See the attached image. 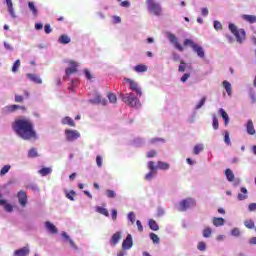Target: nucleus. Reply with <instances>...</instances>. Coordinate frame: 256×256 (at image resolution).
Wrapping results in <instances>:
<instances>
[{"label":"nucleus","mask_w":256,"mask_h":256,"mask_svg":"<svg viewBox=\"0 0 256 256\" xmlns=\"http://www.w3.org/2000/svg\"><path fill=\"white\" fill-rule=\"evenodd\" d=\"M146 157H148L149 159H151V158H153V157H157V151H155V150H150V151L147 153Z\"/></svg>","instance_id":"nucleus-51"},{"label":"nucleus","mask_w":256,"mask_h":256,"mask_svg":"<svg viewBox=\"0 0 256 256\" xmlns=\"http://www.w3.org/2000/svg\"><path fill=\"white\" fill-rule=\"evenodd\" d=\"M44 31L47 35H49V33H51L53 31V29H51V25L49 24H45L44 26Z\"/></svg>","instance_id":"nucleus-56"},{"label":"nucleus","mask_w":256,"mask_h":256,"mask_svg":"<svg viewBox=\"0 0 256 256\" xmlns=\"http://www.w3.org/2000/svg\"><path fill=\"white\" fill-rule=\"evenodd\" d=\"M148 169L150 171L154 172L155 169H157V167H155V162H153V161L148 162Z\"/></svg>","instance_id":"nucleus-52"},{"label":"nucleus","mask_w":256,"mask_h":256,"mask_svg":"<svg viewBox=\"0 0 256 256\" xmlns=\"http://www.w3.org/2000/svg\"><path fill=\"white\" fill-rule=\"evenodd\" d=\"M245 227H247V229H254L255 228V222H253V220H246L244 222Z\"/></svg>","instance_id":"nucleus-39"},{"label":"nucleus","mask_w":256,"mask_h":256,"mask_svg":"<svg viewBox=\"0 0 256 256\" xmlns=\"http://www.w3.org/2000/svg\"><path fill=\"white\" fill-rule=\"evenodd\" d=\"M4 109L6 113H15V111H19V109L21 111H27V107L17 104L8 105Z\"/></svg>","instance_id":"nucleus-10"},{"label":"nucleus","mask_w":256,"mask_h":256,"mask_svg":"<svg viewBox=\"0 0 256 256\" xmlns=\"http://www.w3.org/2000/svg\"><path fill=\"white\" fill-rule=\"evenodd\" d=\"M45 228L47 229V231H49V233H51L52 235H57L59 233V231L57 230V227H55L53 225V223L46 221L45 222Z\"/></svg>","instance_id":"nucleus-15"},{"label":"nucleus","mask_w":256,"mask_h":256,"mask_svg":"<svg viewBox=\"0 0 256 256\" xmlns=\"http://www.w3.org/2000/svg\"><path fill=\"white\" fill-rule=\"evenodd\" d=\"M29 255V248L23 247L14 252V256H27Z\"/></svg>","instance_id":"nucleus-21"},{"label":"nucleus","mask_w":256,"mask_h":256,"mask_svg":"<svg viewBox=\"0 0 256 256\" xmlns=\"http://www.w3.org/2000/svg\"><path fill=\"white\" fill-rule=\"evenodd\" d=\"M169 163L163 162V161H158L157 162V169H160L161 171H167L169 170Z\"/></svg>","instance_id":"nucleus-25"},{"label":"nucleus","mask_w":256,"mask_h":256,"mask_svg":"<svg viewBox=\"0 0 256 256\" xmlns=\"http://www.w3.org/2000/svg\"><path fill=\"white\" fill-rule=\"evenodd\" d=\"M58 43H60L61 45H68V43H71V38L67 36V34H62L58 38Z\"/></svg>","instance_id":"nucleus-20"},{"label":"nucleus","mask_w":256,"mask_h":256,"mask_svg":"<svg viewBox=\"0 0 256 256\" xmlns=\"http://www.w3.org/2000/svg\"><path fill=\"white\" fill-rule=\"evenodd\" d=\"M0 206L4 207V211H7V213H11L13 211V206L7 203V200L0 199Z\"/></svg>","instance_id":"nucleus-19"},{"label":"nucleus","mask_w":256,"mask_h":256,"mask_svg":"<svg viewBox=\"0 0 256 256\" xmlns=\"http://www.w3.org/2000/svg\"><path fill=\"white\" fill-rule=\"evenodd\" d=\"M11 170V165H5L1 170H0V176L3 177V175H7L9 171Z\"/></svg>","instance_id":"nucleus-37"},{"label":"nucleus","mask_w":256,"mask_h":256,"mask_svg":"<svg viewBox=\"0 0 256 256\" xmlns=\"http://www.w3.org/2000/svg\"><path fill=\"white\" fill-rule=\"evenodd\" d=\"M225 175L228 181L230 182L235 181V174H233V171H231V169L227 168L225 170Z\"/></svg>","instance_id":"nucleus-28"},{"label":"nucleus","mask_w":256,"mask_h":256,"mask_svg":"<svg viewBox=\"0 0 256 256\" xmlns=\"http://www.w3.org/2000/svg\"><path fill=\"white\" fill-rule=\"evenodd\" d=\"M75 191L71 190L70 192H66V198L70 201H75Z\"/></svg>","instance_id":"nucleus-40"},{"label":"nucleus","mask_w":256,"mask_h":256,"mask_svg":"<svg viewBox=\"0 0 256 256\" xmlns=\"http://www.w3.org/2000/svg\"><path fill=\"white\" fill-rule=\"evenodd\" d=\"M8 11L13 19H15L17 16L15 15V10H13V6L8 7Z\"/></svg>","instance_id":"nucleus-62"},{"label":"nucleus","mask_w":256,"mask_h":256,"mask_svg":"<svg viewBox=\"0 0 256 256\" xmlns=\"http://www.w3.org/2000/svg\"><path fill=\"white\" fill-rule=\"evenodd\" d=\"M128 219H129V221L132 223V225H133V223H135V213L134 212H130L129 214H128Z\"/></svg>","instance_id":"nucleus-53"},{"label":"nucleus","mask_w":256,"mask_h":256,"mask_svg":"<svg viewBox=\"0 0 256 256\" xmlns=\"http://www.w3.org/2000/svg\"><path fill=\"white\" fill-rule=\"evenodd\" d=\"M17 197L21 207H27V192L20 190L17 194Z\"/></svg>","instance_id":"nucleus-12"},{"label":"nucleus","mask_w":256,"mask_h":256,"mask_svg":"<svg viewBox=\"0 0 256 256\" xmlns=\"http://www.w3.org/2000/svg\"><path fill=\"white\" fill-rule=\"evenodd\" d=\"M96 163H97L98 167H102L103 166V158L101 156H97Z\"/></svg>","instance_id":"nucleus-58"},{"label":"nucleus","mask_w":256,"mask_h":256,"mask_svg":"<svg viewBox=\"0 0 256 256\" xmlns=\"http://www.w3.org/2000/svg\"><path fill=\"white\" fill-rule=\"evenodd\" d=\"M133 247V238L131 237V234H128L126 239L122 243V249L129 250Z\"/></svg>","instance_id":"nucleus-13"},{"label":"nucleus","mask_w":256,"mask_h":256,"mask_svg":"<svg viewBox=\"0 0 256 256\" xmlns=\"http://www.w3.org/2000/svg\"><path fill=\"white\" fill-rule=\"evenodd\" d=\"M108 99L110 103H117V95H115L114 93L109 92Z\"/></svg>","instance_id":"nucleus-42"},{"label":"nucleus","mask_w":256,"mask_h":256,"mask_svg":"<svg viewBox=\"0 0 256 256\" xmlns=\"http://www.w3.org/2000/svg\"><path fill=\"white\" fill-rule=\"evenodd\" d=\"M62 125H69V127H75V121L71 117L66 116L62 119Z\"/></svg>","instance_id":"nucleus-24"},{"label":"nucleus","mask_w":256,"mask_h":256,"mask_svg":"<svg viewBox=\"0 0 256 256\" xmlns=\"http://www.w3.org/2000/svg\"><path fill=\"white\" fill-rule=\"evenodd\" d=\"M136 225H137V227H138V231H139L140 233H143V224H141V221H140V220H137V221H136Z\"/></svg>","instance_id":"nucleus-59"},{"label":"nucleus","mask_w":256,"mask_h":256,"mask_svg":"<svg viewBox=\"0 0 256 256\" xmlns=\"http://www.w3.org/2000/svg\"><path fill=\"white\" fill-rule=\"evenodd\" d=\"M8 11L13 19H15L17 16L15 15V10H13V6L8 7Z\"/></svg>","instance_id":"nucleus-61"},{"label":"nucleus","mask_w":256,"mask_h":256,"mask_svg":"<svg viewBox=\"0 0 256 256\" xmlns=\"http://www.w3.org/2000/svg\"><path fill=\"white\" fill-rule=\"evenodd\" d=\"M90 103H93L94 105H107V100L101 95H96L93 99L90 100Z\"/></svg>","instance_id":"nucleus-14"},{"label":"nucleus","mask_w":256,"mask_h":256,"mask_svg":"<svg viewBox=\"0 0 256 256\" xmlns=\"http://www.w3.org/2000/svg\"><path fill=\"white\" fill-rule=\"evenodd\" d=\"M122 101L126 103L128 107H136V109H139V107H141V102L138 100L137 97H135L134 93H128L122 96Z\"/></svg>","instance_id":"nucleus-4"},{"label":"nucleus","mask_w":256,"mask_h":256,"mask_svg":"<svg viewBox=\"0 0 256 256\" xmlns=\"http://www.w3.org/2000/svg\"><path fill=\"white\" fill-rule=\"evenodd\" d=\"M205 101H207V97H202V99L199 101V103L195 106V109H201L203 105H205Z\"/></svg>","instance_id":"nucleus-45"},{"label":"nucleus","mask_w":256,"mask_h":256,"mask_svg":"<svg viewBox=\"0 0 256 256\" xmlns=\"http://www.w3.org/2000/svg\"><path fill=\"white\" fill-rule=\"evenodd\" d=\"M146 181H151L153 179V171H150L148 174L145 175Z\"/></svg>","instance_id":"nucleus-64"},{"label":"nucleus","mask_w":256,"mask_h":256,"mask_svg":"<svg viewBox=\"0 0 256 256\" xmlns=\"http://www.w3.org/2000/svg\"><path fill=\"white\" fill-rule=\"evenodd\" d=\"M168 39L170 43H173L175 49H177L178 51L184 50L183 46L179 43V40L177 39V36H175V34L169 33Z\"/></svg>","instance_id":"nucleus-11"},{"label":"nucleus","mask_w":256,"mask_h":256,"mask_svg":"<svg viewBox=\"0 0 256 256\" xmlns=\"http://www.w3.org/2000/svg\"><path fill=\"white\" fill-rule=\"evenodd\" d=\"M231 235H233L234 237H239V235H241V232L239 231L238 228H234L231 231Z\"/></svg>","instance_id":"nucleus-55"},{"label":"nucleus","mask_w":256,"mask_h":256,"mask_svg":"<svg viewBox=\"0 0 256 256\" xmlns=\"http://www.w3.org/2000/svg\"><path fill=\"white\" fill-rule=\"evenodd\" d=\"M120 240H121V232H116L112 235L110 239V245H112V247H115V245H117V243H119Z\"/></svg>","instance_id":"nucleus-16"},{"label":"nucleus","mask_w":256,"mask_h":256,"mask_svg":"<svg viewBox=\"0 0 256 256\" xmlns=\"http://www.w3.org/2000/svg\"><path fill=\"white\" fill-rule=\"evenodd\" d=\"M12 129L20 139L24 141H31L37 139V132L35 131V124L29 118H16L12 123Z\"/></svg>","instance_id":"nucleus-1"},{"label":"nucleus","mask_w":256,"mask_h":256,"mask_svg":"<svg viewBox=\"0 0 256 256\" xmlns=\"http://www.w3.org/2000/svg\"><path fill=\"white\" fill-rule=\"evenodd\" d=\"M229 31L233 33L234 37L236 38L237 43H243L245 39L247 38V33L245 32V29H237V26L233 23H230L228 26Z\"/></svg>","instance_id":"nucleus-3"},{"label":"nucleus","mask_w":256,"mask_h":256,"mask_svg":"<svg viewBox=\"0 0 256 256\" xmlns=\"http://www.w3.org/2000/svg\"><path fill=\"white\" fill-rule=\"evenodd\" d=\"M28 7H29L30 11H32V14L34 15V17H37L39 12L37 10V7H35V3L28 2Z\"/></svg>","instance_id":"nucleus-30"},{"label":"nucleus","mask_w":256,"mask_h":256,"mask_svg":"<svg viewBox=\"0 0 256 256\" xmlns=\"http://www.w3.org/2000/svg\"><path fill=\"white\" fill-rule=\"evenodd\" d=\"M214 29H216V31H221V29H223V25L221 24V22L219 21H214Z\"/></svg>","instance_id":"nucleus-50"},{"label":"nucleus","mask_w":256,"mask_h":256,"mask_svg":"<svg viewBox=\"0 0 256 256\" xmlns=\"http://www.w3.org/2000/svg\"><path fill=\"white\" fill-rule=\"evenodd\" d=\"M223 87L224 89L226 90V93L231 96V93H232V89H231V83H229V81L225 80L223 82Z\"/></svg>","instance_id":"nucleus-31"},{"label":"nucleus","mask_w":256,"mask_h":256,"mask_svg":"<svg viewBox=\"0 0 256 256\" xmlns=\"http://www.w3.org/2000/svg\"><path fill=\"white\" fill-rule=\"evenodd\" d=\"M150 239L155 245H159L160 239L159 236L155 233H150Z\"/></svg>","instance_id":"nucleus-36"},{"label":"nucleus","mask_w":256,"mask_h":256,"mask_svg":"<svg viewBox=\"0 0 256 256\" xmlns=\"http://www.w3.org/2000/svg\"><path fill=\"white\" fill-rule=\"evenodd\" d=\"M180 66L178 67V71L180 72V73H183V72H185V62L183 61V60H181L180 61Z\"/></svg>","instance_id":"nucleus-54"},{"label":"nucleus","mask_w":256,"mask_h":256,"mask_svg":"<svg viewBox=\"0 0 256 256\" xmlns=\"http://www.w3.org/2000/svg\"><path fill=\"white\" fill-rule=\"evenodd\" d=\"M219 111H220V115H221L222 119L224 120V125L228 126L229 125V114H227V112L223 108H220Z\"/></svg>","instance_id":"nucleus-22"},{"label":"nucleus","mask_w":256,"mask_h":256,"mask_svg":"<svg viewBox=\"0 0 256 256\" xmlns=\"http://www.w3.org/2000/svg\"><path fill=\"white\" fill-rule=\"evenodd\" d=\"M148 225L152 231H159V224L155 220L150 219Z\"/></svg>","instance_id":"nucleus-29"},{"label":"nucleus","mask_w":256,"mask_h":256,"mask_svg":"<svg viewBox=\"0 0 256 256\" xmlns=\"http://www.w3.org/2000/svg\"><path fill=\"white\" fill-rule=\"evenodd\" d=\"M84 75L88 81H91L93 79V76L91 75V72L89 70H84Z\"/></svg>","instance_id":"nucleus-57"},{"label":"nucleus","mask_w":256,"mask_h":256,"mask_svg":"<svg viewBox=\"0 0 256 256\" xmlns=\"http://www.w3.org/2000/svg\"><path fill=\"white\" fill-rule=\"evenodd\" d=\"M21 67V60H16L12 66V73H17Z\"/></svg>","instance_id":"nucleus-34"},{"label":"nucleus","mask_w":256,"mask_h":256,"mask_svg":"<svg viewBox=\"0 0 256 256\" xmlns=\"http://www.w3.org/2000/svg\"><path fill=\"white\" fill-rule=\"evenodd\" d=\"M68 65L69 67L66 68L65 73L67 75V77H71V75H73V73H77V67H79V64H77V62L70 60L68 61Z\"/></svg>","instance_id":"nucleus-9"},{"label":"nucleus","mask_w":256,"mask_h":256,"mask_svg":"<svg viewBox=\"0 0 256 256\" xmlns=\"http://www.w3.org/2000/svg\"><path fill=\"white\" fill-rule=\"evenodd\" d=\"M201 151H203V145L198 144L194 146V150H193L194 155H199Z\"/></svg>","instance_id":"nucleus-38"},{"label":"nucleus","mask_w":256,"mask_h":256,"mask_svg":"<svg viewBox=\"0 0 256 256\" xmlns=\"http://www.w3.org/2000/svg\"><path fill=\"white\" fill-rule=\"evenodd\" d=\"M28 157L30 159H35V157H39V154L37 153V149L35 148L30 149L28 152Z\"/></svg>","instance_id":"nucleus-35"},{"label":"nucleus","mask_w":256,"mask_h":256,"mask_svg":"<svg viewBox=\"0 0 256 256\" xmlns=\"http://www.w3.org/2000/svg\"><path fill=\"white\" fill-rule=\"evenodd\" d=\"M184 46H190L194 53L200 57V59H205V50L197 43H194L191 39L184 40Z\"/></svg>","instance_id":"nucleus-5"},{"label":"nucleus","mask_w":256,"mask_h":256,"mask_svg":"<svg viewBox=\"0 0 256 256\" xmlns=\"http://www.w3.org/2000/svg\"><path fill=\"white\" fill-rule=\"evenodd\" d=\"M124 81L129 84L131 91H135L136 95L141 97L143 93L141 92V88H139V84L132 80L131 78H124Z\"/></svg>","instance_id":"nucleus-7"},{"label":"nucleus","mask_w":256,"mask_h":256,"mask_svg":"<svg viewBox=\"0 0 256 256\" xmlns=\"http://www.w3.org/2000/svg\"><path fill=\"white\" fill-rule=\"evenodd\" d=\"M249 97H250V99H251L252 103H255V102H256V94H255V90L250 89V91H249Z\"/></svg>","instance_id":"nucleus-48"},{"label":"nucleus","mask_w":256,"mask_h":256,"mask_svg":"<svg viewBox=\"0 0 256 256\" xmlns=\"http://www.w3.org/2000/svg\"><path fill=\"white\" fill-rule=\"evenodd\" d=\"M211 233H212L211 228H210V227H206V228L203 230V237L209 238V237H211Z\"/></svg>","instance_id":"nucleus-43"},{"label":"nucleus","mask_w":256,"mask_h":256,"mask_svg":"<svg viewBox=\"0 0 256 256\" xmlns=\"http://www.w3.org/2000/svg\"><path fill=\"white\" fill-rule=\"evenodd\" d=\"M197 249H198V251H206L207 244H205V242L201 241L198 243Z\"/></svg>","instance_id":"nucleus-44"},{"label":"nucleus","mask_w":256,"mask_h":256,"mask_svg":"<svg viewBox=\"0 0 256 256\" xmlns=\"http://www.w3.org/2000/svg\"><path fill=\"white\" fill-rule=\"evenodd\" d=\"M212 125H213V129H215V131H217V129H219V120L217 119V116L213 117Z\"/></svg>","instance_id":"nucleus-46"},{"label":"nucleus","mask_w":256,"mask_h":256,"mask_svg":"<svg viewBox=\"0 0 256 256\" xmlns=\"http://www.w3.org/2000/svg\"><path fill=\"white\" fill-rule=\"evenodd\" d=\"M190 77H191V74L185 73V74L181 77L182 83H185V82L187 81V79H189Z\"/></svg>","instance_id":"nucleus-60"},{"label":"nucleus","mask_w":256,"mask_h":256,"mask_svg":"<svg viewBox=\"0 0 256 256\" xmlns=\"http://www.w3.org/2000/svg\"><path fill=\"white\" fill-rule=\"evenodd\" d=\"M147 10L151 15L156 17H161L163 15V8L160 3L155 2V0H146Z\"/></svg>","instance_id":"nucleus-2"},{"label":"nucleus","mask_w":256,"mask_h":256,"mask_svg":"<svg viewBox=\"0 0 256 256\" xmlns=\"http://www.w3.org/2000/svg\"><path fill=\"white\" fill-rule=\"evenodd\" d=\"M14 101L15 103H23V101H25V97H23L22 95L16 94L14 96Z\"/></svg>","instance_id":"nucleus-47"},{"label":"nucleus","mask_w":256,"mask_h":256,"mask_svg":"<svg viewBox=\"0 0 256 256\" xmlns=\"http://www.w3.org/2000/svg\"><path fill=\"white\" fill-rule=\"evenodd\" d=\"M224 142L226 145H231V138H229V131H226L224 134Z\"/></svg>","instance_id":"nucleus-49"},{"label":"nucleus","mask_w":256,"mask_h":256,"mask_svg":"<svg viewBox=\"0 0 256 256\" xmlns=\"http://www.w3.org/2000/svg\"><path fill=\"white\" fill-rule=\"evenodd\" d=\"M51 171H52L51 168L44 167L40 169L38 173L42 175V177H47V175H50Z\"/></svg>","instance_id":"nucleus-32"},{"label":"nucleus","mask_w":256,"mask_h":256,"mask_svg":"<svg viewBox=\"0 0 256 256\" xmlns=\"http://www.w3.org/2000/svg\"><path fill=\"white\" fill-rule=\"evenodd\" d=\"M106 197H108V199H115L117 194L113 190H106Z\"/></svg>","instance_id":"nucleus-41"},{"label":"nucleus","mask_w":256,"mask_h":256,"mask_svg":"<svg viewBox=\"0 0 256 256\" xmlns=\"http://www.w3.org/2000/svg\"><path fill=\"white\" fill-rule=\"evenodd\" d=\"M96 211H97V213H100V215H104L105 217H109V211L107 210V208L97 207Z\"/></svg>","instance_id":"nucleus-33"},{"label":"nucleus","mask_w":256,"mask_h":256,"mask_svg":"<svg viewBox=\"0 0 256 256\" xmlns=\"http://www.w3.org/2000/svg\"><path fill=\"white\" fill-rule=\"evenodd\" d=\"M242 19L244 21H247V23H250V24L256 23V16L255 15L244 14V15H242Z\"/></svg>","instance_id":"nucleus-23"},{"label":"nucleus","mask_w":256,"mask_h":256,"mask_svg":"<svg viewBox=\"0 0 256 256\" xmlns=\"http://www.w3.org/2000/svg\"><path fill=\"white\" fill-rule=\"evenodd\" d=\"M246 131L248 135H255V126L253 125V120H248L246 123Z\"/></svg>","instance_id":"nucleus-17"},{"label":"nucleus","mask_w":256,"mask_h":256,"mask_svg":"<svg viewBox=\"0 0 256 256\" xmlns=\"http://www.w3.org/2000/svg\"><path fill=\"white\" fill-rule=\"evenodd\" d=\"M197 205V202L193 198H187L180 202V206L178 208V211L184 212L187 211V209H191V207H195Z\"/></svg>","instance_id":"nucleus-6"},{"label":"nucleus","mask_w":256,"mask_h":256,"mask_svg":"<svg viewBox=\"0 0 256 256\" xmlns=\"http://www.w3.org/2000/svg\"><path fill=\"white\" fill-rule=\"evenodd\" d=\"M212 223L214 227H222L225 225V219L214 217Z\"/></svg>","instance_id":"nucleus-26"},{"label":"nucleus","mask_w":256,"mask_h":256,"mask_svg":"<svg viewBox=\"0 0 256 256\" xmlns=\"http://www.w3.org/2000/svg\"><path fill=\"white\" fill-rule=\"evenodd\" d=\"M65 135H66L67 141H76V139H79V137H81V134L79 133V131L70 130V129L65 130Z\"/></svg>","instance_id":"nucleus-8"},{"label":"nucleus","mask_w":256,"mask_h":256,"mask_svg":"<svg viewBox=\"0 0 256 256\" xmlns=\"http://www.w3.org/2000/svg\"><path fill=\"white\" fill-rule=\"evenodd\" d=\"M134 71H136V73H145L147 71V65L138 64L134 67Z\"/></svg>","instance_id":"nucleus-27"},{"label":"nucleus","mask_w":256,"mask_h":256,"mask_svg":"<svg viewBox=\"0 0 256 256\" xmlns=\"http://www.w3.org/2000/svg\"><path fill=\"white\" fill-rule=\"evenodd\" d=\"M248 211L250 212L256 211V203L249 204Z\"/></svg>","instance_id":"nucleus-63"},{"label":"nucleus","mask_w":256,"mask_h":256,"mask_svg":"<svg viewBox=\"0 0 256 256\" xmlns=\"http://www.w3.org/2000/svg\"><path fill=\"white\" fill-rule=\"evenodd\" d=\"M27 77L30 79V81L36 83L37 85H41V83H43V80L41 79V77H39V75L27 74Z\"/></svg>","instance_id":"nucleus-18"}]
</instances>
